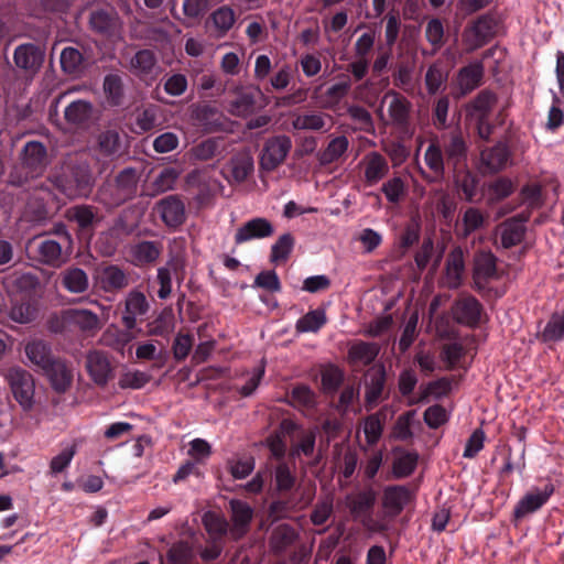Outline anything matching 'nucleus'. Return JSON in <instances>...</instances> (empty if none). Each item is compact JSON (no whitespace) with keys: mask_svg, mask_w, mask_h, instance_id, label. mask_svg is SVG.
<instances>
[{"mask_svg":"<svg viewBox=\"0 0 564 564\" xmlns=\"http://www.w3.org/2000/svg\"><path fill=\"white\" fill-rule=\"evenodd\" d=\"M156 210L169 227H177L185 220L184 203L175 195L161 199L156 204Z\"/></svg>","mask_w":564,"mask_h":564,"instance_id":"19","label":"nucleus"},{"mask_svg":"<svg viewBox=\"0 0 564 564\" xmlns=\"http://www.w3.org/2000/svg\"><path fill=\"white\" fill-rule=\"evenodd\" d=\"M74 220L82 230H89L99 221L94 209L89 206H77L73 209Z\"/></svg>","mask_w":564,"mask_h":564,"instance_id":"62","label":"nucleus"},{"mask_svg":"<svg viewBox=\"0 0 564 564\" xmlns=\"http://www.w3.org/2000/svg\"><path fill=\"white\" fill-rule=\"evenodd\" d=\"M93 111L91 102L75 100L65 108L64 118L72 126H82L90 120Z\"/></svg>","mask_w":564,"mask_h":564,"instance_id":"38","label":"nucleus"},{"mask_svg":"<svg viewBox=\"0 0 564 564\" xmlns=\"http://www.w3.org/2000/svg\"><path fill=\"white\" fill-rule=\"evenodd\" d=\"M364 170L365 183L373 186L382 181L389 173V164L383 155L379 152H368L359 163Z\"/></svg>","mask_w":564,"mask_h":564,"instance_id":"17","label":"nucleus"},{"mask_svg":"<svg viewBox=\"0 0 564 564\" xmlns=\"http://www.w3.org/2000/svg\"><path fill=\"white\" fill-rule=\"evenodd\" d=\"M89 22L94 30L100 33H109L117 26L118 19L111 12L97 10L90 14Z\"/></svg>","mask_w":564,"mask_h":564,"instance_id":"53","label":"nucleus"},{"mask_svg":"<svg viewBox=\"0 0 564 564\" xmlns=\"http://www.w3.org/2000/svg\"><path fill=\"white\" fill-rule=\"evenodd\" d=\"M444 151L448 164L456 170L467 156V144L459 130H454L444 138Z\"/></svg>","mask_w":564,"mask_h":564,"instance_id":"22","label":"nucleus"},{"mask_svg":"<svg viewBox=\"0 0 564 564\" xmlns=\"http://www.w3.org/2000/svg\"><path fill=\"white\" fill-rule=\"evenodd\" d=\"M292 148L291 138L276 135L269 139L263 148L260 164L267 171H273L282 164Z\"/></svg>","mask_w":564,"mask_h":564,"instance_id":"8","label":"nucleus"},{"mask_svg":"<svg viewBox=\"0 0 564 564\" xmlns=\"http://www.w3.org/2000/svg\"><path fill=\"white\" fill-rule=\"evenodd\" d=\"M411 492L405 486H390L383 491L382 506L389 516H398L410 502Z\"/></svg>","mask_w":564,"mask_h":564,"instance_id":"26","label":"nucleus"},{"mask_svg":"<svg viewBox=\"0 0 564 564\" xmlns=\"http://www.w3.org/2000/svg\"><path fill=\"white\" fill-rule=\"evenodd\" d=\"M46 163L45 147L37 141L28 142L22 151V164L33 175L42 172Z\"/></svg>","mask_w":564,"mask_h":564,"instance_id":"28","label":"nucleus"},{"mask_svg":"<svg viewBox=\"0 0 564 564\" xmlns=\"http://www.w3.org/2000/svg\"><path fill=\"white\" fill-rule=\"evenodd\" d=\"M426 207L432 214L437 212L445 220H451L456 210V202L447 191L435 188L429 194Z\"/></svg>","mask_w":564,"mask_h":564,"instance_id":"24","label":"nucleus"},{"mask_svg":"<svg viewBox=\"0 0 564 564\" xmlns=\"http://www.w3.org/2000/svg\"><path fill=\"white\" fill-rule=\"evenodd\" d=\"M384 386V375L381 371H375L367 376L365 399L368 404L376 403L380 398Z\"/></svg>","mask_w":564,"mask_h":564,"instance_id":"54","label":"nucleus"},{"mask_svg":"<svg viewBox=\"0 0 564 564\" xmlns=\"http://www.w3.org/2000/svg\"><path fill=\"white\" fill-rule=\"evenodd\" d=\"M84 57L75 47H65L61 53V67L68 75H77L83 70Z\"/></svg>","mask_w":564,"mask_h":564,"instance_id":"46","label":"nucleus"},{"mask_svg":"<svg viewBox=\"0 0 564 564\" xmlns=\"http://www.w3.org/2000/svg\"><path fill=\"white\" fill-rule=\"evenodd\" d=\"M447 73L444 70L440 63L432 64L425 74V85L430 94L438 91L441 86L445 83Z\"/></svg>","mask_w":564,"mask_h":564,"instance_id":"57","label":"nucleus"},{"mask_svg":"<svg viewBox=\"0 0 564 564\" xmlns=\"http://www.w3.org/2000/svg\"><path fill=\"white\" fill-rule=\"evenodd\" d=\"M104 90L113 105H118L122 97V79L117 74H109L104 79Z\"/></svg>","mask_w":564,"mask_h":564,"instance_id":"64","label":"nucleus"},{"mask_svg":"<svg viewBox=\"0 0 564 564\" xmlns=\"http://www.w3.org/2000/svg\"><path fill=\"white\" fill-rule=\"evenodd\" d=\"M254 95L251 91L239 90L237 97L230 101L228 111L236 117H248L254 109Z\"/></svg>","mask_w":564,"mask_h":564,"instance_id":"42","label":"nucleus"},{"mask_svg":"<svg viewBox=\"0 0 564 564\" xmlns=\"http://www.w3.org/2000/svg\"><path fill=\"white\" fill-rule=\"evenodd\" d=\"M63 318L88 336H95L106 322V318L87 308H69L63 313Z\"/></svg>","mask_w":564,"mask_h":564,"instance_id":"10","label":"nucleus"},{"mask_svg":"<svg viewBox=\"0 0 564 564\" xmlns=\"http://www.w3.org/2000/svg\"><path fill=\"white\" fill-rule=\"evenodd\" d=\"M61 283L70 293H84L89 288L87 273L78 267H69L61 273Z\"/></svg>","mask_w":564,"mask_h":564,"instance_id":"33","label":"nucleus"},{"mask_svg":"<svg viewBox=\"0 0 564 564\" xmlns=\"http://www.w3.org/2000/svg\"><path fill=\"white\" fill-rule=\"evenodd\" d=\"M14 399L24 410L33 405L34 381L32 376L20 367H12L6 372Z\"/></svg>","mask_w":564,"mask_h":564,"instance_id":"3","label":"nucleus"},{"mask_svg":"<svg viewBox=\"0 0 564 564\" xmlns=\"http://www.w3.org/2000/svg\"><path fill=\"white\" fill-rule=\"evenodd\" d=\"M86 370L90 379L100 387H105L113 378V368L108 355L101 350H90L86 355Z\"/></svg>","mask_w":564,"mask_h":564,"instance_id":"11","label":"nucleus"},{"mask_svg":"<svg viewBox=\"0 0 564 564\" xmlns=\"http://www.w3.org/2000/svg\"><path fill=\"white\" fill-rule=\"evenodd\" d=\"M485 225L484 213L475 207L467 208L462 217V235L468 237L471 232L482 228Z\"/></svg>","mask_w":564,"mask_h":564,"instance_id":"52","label":"nucleus"},{"mask_svg":"<svg viewBox=\"0 0 564 564\" xmlns=\"http://www.w3.org/2000/svg\"><path fill=\"white\" fill-rule=\"evenodd\" d=\"M377 494L373 489L368 488L356 495H349L346 498L347 507L355 518L367 516L373 508Z\"/></svg>","mask_w":564,"mask_h":564,"instance_id":"30","label":"nucleus"},{"mask_svg":"<svg viewBox=\"0 0 564 564\" xmlns=\"http://www.w3.org/2000/svg\"><path fill=\"white\" fill-rule=\"evenodd\" d=\"M291 404L304 410H312L316 405V394L305 384L296 386L291 391Z\"/></svg>","mask_w":564,"mask_h":564,"instance_id":"51","label":"nucleus"},{"mask_svg":"<svg viewBox=\"0 0 564 564\" xmlns=\"http://www.w3.org/2000/svg\"><path fill=\"white\" fill-rule=\"evenodd\" d=\"M93 175L88 163L80 162L70 169V177L62 185L63 192L70 198L88 196L93 187Z\"/></svg>","mask_w":564,"mask_h":564,"instance_id":"5","label":"nucleus"},{"mask_svg":"<svg viewBox=\"0 0 564 564\" xmlns=\"http://www.w3.org/2000/svg\"><path fill=\"white\" fill-rule=\"evenodd\" d=\"M274 234L272 224L262 217L253 218L239 227L235 235L237 245L250 241L252 239H262Z\"/></svg>","mask_w":564,"mask_h":564,"instance_id":"18","label":"nucleus"},{"mask_svg":"<svg viewBox=\"0 0 564 564\" xmlns=\"http://www.w3.org/2000/svg\"><path fill=\"white\" fill-rule=\"evenodd\" d=\"M228 170L230 177L235 182L241 183L253 171V160L250 154L240 152L231 158L228 163Z\"/></svg>","mask_w":564,"mask_h":564,"instance_id":"39","label":"nucleus"},{"mask_svg":"<svg viewBox=\"0 0 564 564\" xmlns=\"http://www.w3.org/2000/svg\"><path fill=\"white\" fill-rule=\"evenodd\" d=\"M140 175L135 169H123L112 182L105 183L99 192V199L108 207H117L133 198L137 194Z\"/></svg>","mask_w":564,"mask_h":564,"instance_id":"2","label":"nucleus"},{"mask_svg":"<svg viewBox=\"0 0 564 564\" xmlns=\"http://www.w3.org/2000/svg\"><path fill=\"white\" fill-rule=\"evenodd\" d=\"M513 183L507 177H500L489 185V202L502 200L513 193Z\"/></svg>","mask_w":564,"mask_h":564,"instance_id":"61","label":"nucleus"},{"mask_svg":"<svg viewBox=\"0 0 564 564\" xmlns=\"http://www.w3.org/2000/svg\"><path fill=\"white\" fill-rule=\"evenodd\" d=\"M413 66L409 63H400L398 64L394 75L393 82L394 85L405 93H411L414 89L413 78Z\"/></svg>","mask_w":564,"mask_h":564,"instance_id":"59","label":"nucleus"},{"mask_svg":"<svg viewBox=\"0 0 564 564\" xmlns=\"http://www.w3.org/2000/svg\"><path fill=\"white\" fill-rule=\"evenodd\" d=\"M330 116L318 111L293 113L292 128L294 130L327 131L330 127Z\"/></svg>","mask_w":564,"mask_h":564,"instance_id":"21","label":"nucleus"},{"mask_svg":"<svg viewBox=\"0 0 564 564\" xmlns=\"http://www.w3.org/2000/svg\"><path fill=\"white\" fill-rule=\"evenodd\" d=\"M497 259L490 251H481L475 258V275L477 279H492L497 272Z\"/></svg>","mask_w":564,"mask_h":564,"instance_id":"43","label":"nucleus"},{"mask_svg":"<svg viewBox=\"0 0 564 564\" xmlns=\"http://www.w3.org/2000/svg\"><path fill=\"white\" fill-rule=\"evenodd\" d=\"M380 351L376 343L356 341L348 349V361L356 366L370 365Z\"/></svg>","mask_w":564,"mask_h":564,"instance_id":"32","label":"nucleus"},{"mask_svg":"<svg viewBox=\"0 0 564 564\" xmlns=\"http://www.w3.org/2000/svg\"><path fill=\"white\" fill-rule=\"evenodd\" d=\"M484 77V66L480 62L470 63L463 67L456 78L458 97L465 96L476 89L481 84Z\"/></svg>","mask_w":564,"mask_h":564,"instance_id":"23","label":"nucleus"},{"mask_svg":"<svg viewBox=\"0 0 564 564\" xmlns=\"http://www.w3.org/2000/svg\"><path fill=\"white\" fill-rule=\"evenodd\" d=\"M171 268L176 272L178 269L184 268V260L178 257H172L165 267H161L158 269V282L160 284V289L158 291V296L161 300L167 299L172 293V274Z\"/></svg>","mask_w":564,"mask_h":564,"instance_id":"36","label":"nucleus"},{"mask_svg":"<svg viewBox=\"0 0 564 564\" xmlns=\"http://www.w3.org/2000/svg\"><path fill=\"white\" fill-rule=\"evenodd\" d=\"M43 371L55 391L65 392L72 386L73 371L65 361L55 358Z\"/></svg>","mask_w":564,"mask_h":564,"instance_id":"25","label":"nucleus"},{"mask_svg":"<svg viewBox=\"0 0 564 564\" xmlns=\"http://www.w3.org/2000/svg\"><path fill=\"white\" fill-rule=\"evenodd\" d=\"M150 310V303L145 294L139 290H131L123 300L121 322L128 329H134L138 319L144 316Z\"/></svg>","mask_w":564,"mask_h":564,"instance_id":"9","label":"nucleus"},{"mask_svg":"<svg viewBox=\"0 0 564 564\" xmlns=\"http://www.w3.org/2000/svg\"><path fill=\"white\" fill-rule=\"evenodd\" d=\"M229 507L231 521L229 533L232 539L238 540L248 532L253 510L247 502L236 499L230 500Z\"/></svg>","mask_w":564,"mask_h":564,"instance_id":"16","label":"nucleus"},{"mask_svg":"<svg viewBox=\"0 0 564 564\" xmlns=\"http://www.w3.org/2000/svg\"><path fill=\"white\" fill-rule=\"evenodd\" d=\"M349 141L345 135H339L329 141L326 149L319 153L322 165H328L339 160L348 150Z\"/></svg>","mask_w":564,"mask_h":564,"instance_id":"40","label":"nucleus"},{"mask_svg":"<svg viewBox=\"0 0 564 564\" xmlns=\"http://www.w3.org/2000/svg\"><path fill=\"white\" fill-rule=\"evenodd\" d=\"M150 381V376L140 370L127 371L119 379L121 389H141Z\"/></svg>","mask_w":564,"mask_h":564,"instance_id":"63","label":"nucleus"},{"mask_svg":"<svg viewBox=\"0 0 564 564\" xmlns=\"http://www.w3.org/2000/svg\"><path fill=\"white\" fill-rule=\"evenodd\" d=\"M452 314L457 323L476 326L480 322L482 306L476 297L464 294L454 302Z\"/></svg>","mask_w":564,"mask_h":564,"instance_id":"14","label":"nucleus"},{"mask_svg":"<svg viewBox=\"0 0 564 564\" xmlns=\"http://www.w3.org/2000/svg\"><path fill=\"white\" fill-rule=\"evenodd\" d=\"M497 102L496 96L489 90H481L468 105L467 112L471 119L489 118Z\"/></svg>","mask_w":564,"mask_h":564,"instance_id":"37","label":"nucleus"},{"mask_svg":"<svg viewBox=\"0 0 564 564\" xmlns=\"http://www.w3.org/2000/svg\"><path fill=\"white\" fill-rule=\"evenodd\" d=\"M96 285L107 293L122 291L130 284L128 272L116 264H106L97 269L95 273Z\"/></svg>","mask_w":564,"mask_h":564,"instance_id":"7","label":"nucleus"},{"mask_svg":"<svg viewBox=\"0 0 564 564\" xmlns=\"http://www.w3.org/2000/svg\"><path fill=\"white\" fill-rule=\"evenodd\" d=\"M162 252V245L156 241H142L133 247V257L138 263H152Z\"/></svg>","mask_w":564,"mask_h":564,"instance_id":"47","label":"nucleus"},{"mask_svg":"<svg viewBox=\"0 0 564 564\" xmlns=\"http://www.w3.org/2000/svg\"><path fill=\"white\" fill-rule=\"evenodd\" d=\"M175 327L172 310H163L156 318L149 324V335L167 337Z\"/></svg>","mask_w":564,"mask_h":564,"instance_id":"44","label":"nucleus"},{"mask_svg":"<svg viewBox=\"0 0 564 564\" xmlns=\"http://www.w3.org/2000/svg\"><path fill=\"white\" fill-rule=\"evenodd\" d=\"M425 37L434 51L444 45V25L440 19L433 18L426 23Z\"/></svg>","mask_w":564,"mask_h":564,"instance_id":"60","label":"nucleus"},{"mask_svg":"<svg viewBox=\"0 0 564 564\" xmlns=\"http://www.w3.org/2000/svg\"><path fill=\"white\" fill-rule=\"evenodd\" d=\"M509 160L508 148L498 143L491 148L484 149L480 152L481 166L485 172L496 173L507 166Z\"/></svg>","mask_w":564,"mask_h":564,"instance_id":"27","label":"nucleus"},{"mask_svg":"<svg viewBox=\"0 0 564 564\" xmlns=\"http://www.w3.org/2000/svg\"><path fill=\"white\" fill-rule=\"evenodd\" d=\"M128 69L142 80L154 79L159 74L158 58L151 50L138 51L129 61Z\"/></svg>","mask_w":564,"mask_h":564,"instance_id":"15","label":"nucleus"},{"mask_svg":"<svg viewBox=\"0 0 564 564\" xmlns=\"http://www.w3.org/2000/svg\"><path fill=\"white\" fill-rule=\"evenodd\" d=\"M326 323L325 312L315 310L302 316L295 325L299 333H315Z\"/></svg>","mask_w":564,"mask_h":564,"instance_id":"48","label":"nucleus"},{"mask_svg":"<svg viewBox=\"0 0 564 564\" xmlns=\"http://www.w3.org/2000/svg\"><path fill=\"white\" fill-rule=\"evenodd\" d=\"M389 100L388 113L392 122L399 127H404L409 122L412 109L411 102L394 90H389L383 96L382 101Z\"/></svg>","mask_w":564,"mask_h":564,"instance_id":"20","label":"nucleus"},{"mask_svg":"<svg viewBox=\"0 0 564 564\" xmlns=\"http://www.w3.org/2000/svg\"><path fill=\"white\" fill-rule=\"evenodd\" d=\"M553 492L554 487L552 484H546L542 488L534 487L530 489L517 503L513 510L514 518L522 519L538 511L547 502Z\"/></svg>","mask_w":564,"mask_h":564,"instance_id":"12","label":"nucleus"},{"mask_svg":"<svg viewBox=\"0 0 564 564\" xmlns=\"http://www.w3.org/2000/svg\"><path fill=\"white\" fill-rule=\"evenodd\" d=\"M120 137L115 130H105L98 133L93 150L100 158H113L120 151Z\"/></svg>","mask_w":564,"mask_h":564,"instance_id":"34","label":"nucleus"},{"mask_svg":"<svg viewBox=\"0 0 564 564\" xmlns=\"http://www.w3.org/2000/svg\"><path fill=\"white\" fill-rule=\"evenodd\" d=\"M134 338L133 329H128L127 327L119 328L115 325H110L102 333L101 343L110 347L111 349L123 354L126 346Z\"/></svg>","mask_w":564,"mask_h":564,"instance_id":"35","label":"nucleus"},{"mask_svg":"<svg viewBox=\"0 0 564 564\" xmlns=\"http://www.w3.org/2000/svg\"><path fill=\"white\" fill-rule=\"evenodd\" d=\"M31 245L37 261L53 268L66 263L73 251L72 236L63 224H57L52 231L35 237Z\"/></svg>","mask_w":564,"mask_h":564,"instance_id":"1","label":"nucleus"},{"mask_svg":"<svg viewBox=\"0 0 564 564\" xmlns=\"http://www.w3.org/2000/svg\"><path fill=\"white\" fill-rule=\"evenodd\" d=\"M527 219L524 216H516L499 224L495 229V245L503 249L519 245L525 234Z\"/></svg>","mask_w":564,"mask_h":564,"instance_id":"6","label":"nucleus"},{"mask_svg":"<svg viewBox=\"0 0 564 564\" xmlns=\"http://www.w3.org/2000/svg\"><path fill=\"white\" fill-rule=\"evenodd\" d=\"M496 21L490 15H481L473 23L468 24L463 32V43L467 52H473L486 43L495 35Z\"/></svg>","mask_w":564,"mask_h":564,"instance_id":"4","label":"nucleus"},{"mask_svg":"<svg viewBox=\"0 0 564 564\" xmlns=\"http://www.w3.org/2000/svg\"><path fill=\"white\" fill-rule=\"evenodd\" d=\"M294 245L291 234L282 235L271 248L270 260L273 263L284 262L288 260Z\"/></svg>","mask_w":564,"mask_h":564,"instance_id":"55","label":"nucleus"},{"mask_svg":"<svg viewBox=\"0 0 564 564\" xmlns=\"http://www.w3.org/2000/svg\"><path fill=\"white\" fill-rule=\"evenodd\" d=\"M25 355L33 366L44 370L55 358L50 346L41 339H32L25 344Z\"/></svg>","mask_w":564,"mask_h":564,"instance_id":"31","label":"nucleus"},{"mask_svg":"<svg viewBox=\"0 0 564 564\" xmlns=\"http://www.w3.org/2000/svg\"><path fill=\"white\" fill-rule=\"evenodd\" d=\"M539 338L543 343L558 341L564 338V311L552 314L539 334Z\"/></svg>","mask_w":564,"mask_h":564,"instance_id":"41","label":"nucleus"},{"mask_svg":"<svg viewBox=\"0 0 564 564\" xmlns=\"http://www.w3.org/2000/svg\"><path fill=\"white\" fill-rule=\"evenodd\" d=\"M203 523L207 532L215 538H220L230 530L228 521L215 512L205 513Z\"/></svg>","mask_w":564,"mask_h":564,"instance_id":"56","label":"nucleus"},{"mask_svg":"<svg viewBox=\"0 0 564 564\" xmlns=\"http://www.w3.org/2000/svg\"><path fill=\"white\" fill-rule=\"evenodd\" d=\"M446 273L445 283L451 289H456L460 285L462 278L465 270L464 251L460 247H455L447 256L446 259Z\"/></svg>","mask_w":564,"mask_h":564,"instance_id":"29","label":"nucleus"},{"mask_svg":"<svg viewBox=\"0 0 564 564\" xmlns=\"http://www.w3.org/2000/svg\"><path fill=\"white\" fill-rule=\"evenodd\" d=\"M424 162L436 176L444 175V154L437 142L433 141L429 144L424 153Z\"/></svg>","mask_w":564,"mask_h":564,"instance_id":"49","label":"nucleus"},{"mask_svg":"<svg viewBox=\"0 0 564 564\" xmlns=\"http://www.w3.org/2000/svg\"><path fill=\"white\" fill-rule=\"evenodd\" d=\"M44 56L45 53L40 46L33 43H24L15 47L13 61L18 68L29 75H34L42 67Z\"/></svg>","mask_w":564,"mask_h":564,"instance_id":"13","label":"nucleus"},{"mask_svg":"<svg viewBox=\"0 0 564 564\" xmlns=\"http://www.w3.org/2000/svg\"><path fill=\"white\" fill-rule=\"evenodd\" d=\"M454 183L456 188L464 194L466 200L471 202L474 199L477 180L469 171L459 170V167L454 170Z\"/></svg>","mask_w":564,"mask_h":564,"instance_id":"45","label":"nucleus"},{"mask_svg":"<svg viewBox=\"0 0 564 564\" xmlns=\"http://www.w3.org/2000/svg\"><path fill=\"white\" fill-rule=\"evenodd\" d=\"M182 174L177 167L166 166L154 178L152 186L155 193H164L174 188V185Z\"/></svg>","mask_w":564,"mask_h":564,"instance_id":"50","label":"nucleus"},{"mask_svg":"<svg viewBox=\"0 0 564 564\" xmlns=\"http://www.w3.org/2000/svg\"><path fill=\"white\" fill-rule=\"evenodd\" d=\"M417 464V455L414 453H406L393 462V475L397 478H404L411 475Z\"/></svg>","mask_w":564,"mask_h":564,"instance_id":"58","label":"nucleus"}]
</instances>
